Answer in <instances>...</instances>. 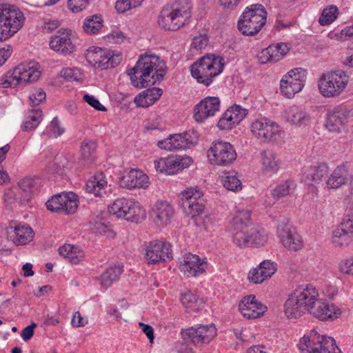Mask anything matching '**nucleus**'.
Masks as SVG:
<instances>
[{"instance_id": "obj_1", "label": "nucleus", "mask_w": 353, "mask_h": 353, "mask_svg": "<svg viewBox=\"0 0 353 353\" xmlns=\"http://www.w3.org/2000/svg\"><path fill=\"white\" fill-rule=\"evenodd\" d=\"M229 231L234 244L239 248L263 246L267 241L265 231L253 225L248 210L238 211L230 222Z\"/></svg>"}, {"instance_id": "obj_2", "label": "nucleus", "mask_w": 353, "mask_h": 353, "mask_svg": "<svg viewBox=\"0 0 353 353\" xmlns=\"http://www.w3.org/2000/svg\"><path fill=\"white\" fill-rule=\"evenodd\" d=\"M165 63L155 55L141 56L136 65L128 72L131 82L141 88L160 82L165 74Z\"/></svg>"}, {"instance_id": "obj_3", "label": "nucleus", "mask_w": 353, "mask_h": 353, "mask_svg": "<svg viewBox=\"0 0 353 353\" xmlns=\"http://www.w3.org/2000/svg\"><path fill=\"white\" fill-rule=\"evenodd\" d=\"M319 296L318 290L312 284L299 285L284 304L285 316L288 319H297L307 312L310 313Z\"/></svg>"}, {"instance_id": "obj_4", "label": "nucleus", "mask_w": 353, "mask_h": 353, "mask_svg": "<svg viewBox=\"0 0 353 353\" xmlns=\"http://www.w3.org/2000/svg\"><path fill=\"white\" fill-rule=\"evenodd\" d=\"M192 5L188 0H176L162 8L158 23L165 30L176 31L189 23L192 14Z\"/></svg>"}, {"instance_id": "obj_5", "label": "nucleus", "mask_w": 353, "mask_h": 353, "mask_svg": "<svg viewBox=\"0 0 353 353\" xmlns=\"http://www.w3.org/2000/svg\"><path fill=\"white\" fill-rule=\"evenodd\" d=\"M222 61V58L214 54L204 56L191 65L192 76L198 83L209 86L213 79L222 72L224 65Z\"/></svg>"}, {"instance_id": "obj_6", "label": "nucleus", "mask_w": 353, "mask_h": 353, "mask_svg": "<svg viewBox=\"0 0 353 353\" xmlns=\"http://www.w3.org/2000/svg\"><path fill=\"white\" fill-rule=\"evenodd\" d=\"M267 12L261 4L247 7L238 21V29L244 35L257 34L265 24Z\"/></svg>"}, {"instance_id": "obj_7", "label": "nucleus", "mask_w": 353, "mask_h": 353, "mask_svg": "<svg viewBox=\"0 0 353 353\" xmlns=\"http://www.w3.org/2000/svg\"><path fill=\"white\" fill-rule=\"evenodd\" d=\"M25 17L16 6L0 5V41L14 35L23 25Z\"/></svg>"}, {"instance_id": "obj_8", "label": "nucleus", "mask_w": 353, "mask_h": 353, "mask_svg": "<svg viewBox=\"0 0 353 353\" xmlns=\"http://www.w3.org/2000/svg\"><path fill=\"white\" fill-rule=\"evenodd\" d=\"M299 347L303 353H342L332 337L320 335L316 330L301 338Z\"/></svg>"}, {"instance_id": "obj_9", "label": "nucleus", "mask_w": 353, "mask_h": 353, "mask_svg": "<svg viewBox=\"0 0 353 353\" xmlns=\"http://www.w3.org/2000/svg\"><path fill=\"white\" fill-rule=\"evenodd\" d=\"M108 212L117 218L136 223L142 220L145 216V210L141 208L138 202L125 198L115 200L108 207Z\"/></svg>"}, {"instance_id": "obj_10", "label": "nucleus", "mask_w": 353, "mask_h": 353, "mask_svg": "<svg viewBox=\"0 0 353 353\" xmlns=\"http://www.w3.org/2000/svg\"><path fill=\"white\" fill-rule=\"evenodd\" d=\"M348 82V77L343 70L323 74L319 81L321 94L325 97L339 96L345 89Z\"/></svg>"}, {"instance_id": "obj_11", "label": "nucleus", "mask_w": 353, "mask_h": 353, "mask_svg": "<svg viewBox=\"0 0 353 353\" xmlns=\"http://www.w3.org/2000/svg\"><path fill=\"white\" fill-rule=\"evenodd\" d=\"M207 157L211 164L228 166L236 160V153L229 142L216 140L212 142L208 150Z\"/></svg>"}, {"instance_id": "obj_12", "label": "nucleus", "mask_w": 353, "mask_h": 353, "mask_svg": "<svg viewBox=\"0 0 353 353\" xmlns=\"http://www.w3.org/2000/svg\"><path fill=\"white\" fill-rule=\"evenodd\" d=\"M202 196L201 192L194 188H188L180 193L179 205L188 216L196 219L203 213L205 205Z\"/></svg>"}, {"instance_id": "obj_13", "label": "nucleus", "mask_w": 353, "mask_h": 353, "mask_svg": "<svg viewBox=\"0 0 353 353\" xmlns=\"http://www.w3.org/2000/svg\"><path fill=\"white\" fill-rule=\"evenodd\" d=\"M48 210L63 214H74L78 208L77 195L72 192L54 195L46 203Z\"/></svg>"}, {"instance_id": "obj_14", "label": "nucleus", "mask_w": 353, "mask_h": 353, "mask_svg": "<svg viewBox=\"0 0 353 353\" xmlns=\"http://www.w3.org/2000/svg\"><path fill=\"white\" fill-rule=\"evenodd\" d=\"M306 76V70L301 68L291 70L281 80L280 88L282 93L288 98L294 97L303 89Z\"/></svg>"}, {"instance_id": "obj_15", "label": "nucleus", "mask_w": 353, "mask_h": 353, "mask_svg": "<svg viewBox=\"0 0 353 353\" xmlns=\"http://www.w3.org/2000/svg\"><path fill=\"white\" fill-rule=\"evenodd\" d=\"M183 340L189 341L196 346L208 344L216 335V328L214 324L200 325L182 330L181 332Z\"/></svg>"}, {"instance_id": "obj_16", "label": "nucleus", "mask_w": 353, "mask_h": 353, "mask_svg": "<svg viewBox=\"0 0 353 353\" xmlns=\"http://www.w3.org/2000/svg\"><path fill=\"white\" fill-rule=\"evenodd\" d=\"M281 131L280 125L265 117L256 119L251 125L252 134L262 142L272 141Z\"/></svg>"}, {"instance_id": "obj_17", "label": "nucleus", "mask_w": 353, "mask_h": 353, "mask_svg": "<svg viewBox=\"0 0 353 353\" xmlns=\"http://www.w3.org/2000/svg\"><path fill=\"white\" fill-rule=\"evenodd\" d=\"M86 59L90 63L105 70L118 65L122 60V57L119 53L115 54L112 51L95 48L88 50Z\"/></svg>"}, {"instance_id": "obj_18", "label": "nucleus", "mask_w": 353, "mask_h": 353, "mask_svg": "<svg viewBox=\"0 0 353 353\" xmlns=\"http://www.w3.org/2000/svg\"><path fill=\"white\" fill-rule=\"evenodd\" d=\"M197 142V137L193 131L171 134L164 140L159 141L157 145L159 148L176 151L194 146Z\"/></svg>"}, {"instance_id": "obj_19", "label": "nucleus", "mask_w": 353, "mask_h": 353, "mask_svg": "<svg viewBox=\"0 0 353 353\" xmlns=\"http://www.w3.org/2000/svg\"><path fill=\"white\" fill-rule=\"evenodd\" d=\"M172 258L171 245L168 242L152 241L145 248V261L149 264L165 262Z\"/></svg>"}, {"instance_id": "obj_20", "label": "nucleus", "mask_w": 353, "mask_h": 353, "mask_svg": "<svg viewBox=\"0 0 353 353\" xmlns=\"http://www.w3.org/2000/svg\"><path fill=\"white\" fill-rule=\"evenodd\" d=\"M208 266L207 259L196 254H185L180 262L179 269L187 277H196L203 274Z\"/></svg>"}, {"instance_id": "obj_21", "label": "nucleus", "mask_w": 353, "mask_h": 353, "mask_svg": "<svg viewBox=\"0 0 353 353\" xmlns=\"http://www.w3.org/2000/svg\"><path fill=\"white\" fill-rule=\"evenodd\" d=\"M278 236L283 245L290 250L299 251L303 247L301 236L288 223L279 225Z\"/></svg>"}, {"instance_id": "obj_22", "label": "nucleus", "mask_w": 353, "mask_h": 353, "mask_svg": "<svg viewBox=\"0 0 353 353\" xmlns=\"http://www.w3.org/2000/svg\"><path fill=\"white\" fill-rule=\"evenodd\" d=\"M220 100L216 97H208L194 107V118L197 122H203L213 117L219 110Z\"/></svg>"}, {"instance_id": "obj_23", "label": "nucleus", "mask_w": 353, "mask_h": 353, "mask_svg": "<svg viewBox=\"0 0 353 353\" xmlns=\"http://www.w3.org/2000/svg\"><path fill=\"white\" fill-rule=\"evenodd\" d=\"M8 233L14 243L18 245L27 244L32 240L34 234L28 225L17 221L10 223Z\"/></svg>"}, {"instance_id": "obj_24", "label": "nucleus", "mask_w": 353, "mask_h": 353, "mask_svg": "<svg viewBox=\"0 0 353 353\" xmlns=\"http://www.w3.org/2000/svg\"><path fill=\"white\" fill-rule=\"evenodd\" d=\"M341 310L332 303L318 299L310 314L320 321H334L340 317Z\"/></svg>"}, {"instance_id": "obj_25", "label": "nucleus", "mask_w": 353, "mask_h": 353, "mask_svg": "<svg viewBox=\"0 0 353 353\" xmlns=\"http://www.w3.org/2000/svg\"><path fill=\"white\" fill-rule=\"evenodd\" d=\"M50 47L52 50L63 54H69L74 50V45L72 43L70 31L61 29L51 37Z\"/></svg>"}, {"instance_id": "obj_26", "label": "nucleus", "mask_w": 353, "mask_h": 353, "mask_svg": "<svg viewBox=\"0 0 353 353\" xmlns=\"http://www.w3.org/2000/svg\"><path fill=\"white\" fill-rule=\"evenodd\" d=\"M242 315L248 319H256L262 316L267 307L256 299L255 296H245L239 305Z\"/></svg>"}, {"instance_id": "obj_27", "label": "nucleus", "mask_w": 353, "mask_h": 353, "mask_svg": "<svg viewBox=\"0 0 353 353\" xmlns=\"http://www.w3.org/2000/svg\"><path fill=\"white\" fill-rule=\"evenodd\" d=\"M149 178L141 170L132 169L128 173L121 176L119 185L123 188L135 189L148 187Z\"/></svg>"}, {"instance_id": "obj_28", "label": "nucleus", "mask_w": 353, "mask_h": 353, "mask_svg": "<svg viewBox=\"0 0 353 353\" xmlns=\"http://www.w3.org/2000/svg\"><path fill=\"white\" fill-rule=\"evenodd\" d=\"M350 180V173L347 163L336 166L327 177L325 185L329 190H337L345 185Z\"/></svg>"}, {"instance_id": "obj_29", "label": "nucleus", "mask_w": 353, "mask_h": 353, "mask_svg": "<svg viewBox=\"0 0 353 353\" xmlns=\"http://www.w3.org/2000/svg\"><path fill=\"white\" fill-rule=\"evenodd\" d=\"M14 76L17 77L21 85L32 83L38 80L41 75L39 65L36 62L21 63L14 68Z\"/></svg>"}, {"instance_id": "obj_30", "label": "nucleus", "mask_w": 353, "mask_h": 353, "mask_svg": "<svg viewBox=\"0 0 353 353\" xmlns=\"http://www.w3.org/2000/svg\"><path fill=\"white\" fill-rule=\"evenodd\" d=\"M289 50L288 45L283 43L272 44L259 53L258 59L262 64L276 62L281 59Z\"/></svg>"}, {"instance_id": "obj_31", "label": "nucleus", "mask_w": 353, "mask_h": 353, "mask_svg": "<svg viewBox=\"0 0 353 353\" xmlns=\"http://www.w3.org/2000/svg\"><path fill=\"white\" fill-rule=\"evenodd\" d=\"M173 207L167 201H158L153 207L151 217L158 225H166L174 214Z\"/></svg>"}, {"instance_id": "obj_32", "label": "nucleus", "mask_w": 353, "mask_h": 353, "mask_svg": "<svg viewBox=\"0 0 353 353\" xmlns=\"http://www.w3.org/2000/svg\"><path fill=\"white\" fill-rule=\"evenodd\" d=\"M347 112L345 108L336 107L327 113L325 126L330 132H339L346 123Z\"/></svg>"}, {"instance_id": "obj_33", "label": "nucleus", "mask_w": 353, "mask_h": 353, "mask_svg": "<svg viewBox=\"0 0 353 353\" xmlns=\"http://www.w3.org/2000/svg\"><path fill=\"white\" fill-rule=\"evenodd\" d=\"M284 117L286 122L292 125H307L310 122V115L305 110L296 106L286 109Z\"/></svg>"}, {"instance_id": "obj_34", "label": "nucleus", "mask_w": 353, "mask_h": 353, "mask_svg": "<svg viewBox=\"0 0 353 353\" xmlns=\"http://www.w3.org/2000/svg\"><path fill=\"white\" fill-rule=\"evenodd\" d=\"M261 170L266 173H276L280 168V161L276 153L272 150H264L261 152Z\"/></svg>"}, {"instance_id": "obj_35", "label": "nucleus", "mask_w": 353, "mask_h": 353, "mask_svg": "<svg viewBox=\"0 0 353 353\" xmlns=\"http://www.w3.org/2000/svg\"><path fill=\"white\" fill-rule=\"evenodd\" d=\"M4 203L10 209H14L28 203V195H22L21 190L17 188L7 189L4 192Z\"/></svg>"}, {"instance_id": "obj_36", "label": "nucleus", "mask_w": 353, "mask_h": 353, "mask_svg": "<svg viewBox=\"0 0 353 353\" xmlns=\"http://www.w3.org/2000/svg\"><path fill=\"white\" fill-rule=\"evenodd\" d=\"M59 254L69 262L77 264L84 257L83 251L77 246L71 244H65L58 250Z\"/></svg>"}, {"instance_id": "obj_37", "label": "nucleus", "mask_w": 353, "mask_h": 353, "mask_svg": "<svg viewBox=\"0 0 353 353\" xmlns=\"http://www.w3.org/2000/svg\"><path fill=\"white\" fill-rule=\"evenodd\" d=\"M122 272V266L114 265L108 268L101 275V285L104 288L110 287L113 283L119 280Z\"/></svg>"}, {"instance_id": "obj_38", "label": "nucleus", "mask_w": 353, "mask_h": 353, "mask_svg": "<svg viewBox=\"0 0 353 353\" xmlns=\"http://www.w3.org/2000/svg\"><path fill=\"white\" fill-rule=\"evenodd\" d=\"M97 143L92 140H84L81 143V161L84 165H88L93 163L95 159V152Z\"/></svg>"}, {"instance_id": "obj_39", "label": "nucleus", "mask_w": 353, "mask_h": 353, "mask_svg": "<svg viewBox=\"0 0 353 353\" xmlns=\"http://www.w3.org/2000/svg\"><path fill=\"white\" fill-rule=\"evenodd\" d=\"M43 114L40 109L30 110L26 112V120L21 128L23 131L34 130L42 120Z\"/></svg>"}, {"instance_id": "obj_40", "label": "nucleus", "mask_w": 353, "mask_h": 353, "mask_svg": "<svg viewBox=\"0 0 353 353\" xmlns=\"http://www.w3.org/2000/svg\"><path fill=\"white\" fill-rule=\"evenodd\" d=\"M328 172V165L326 163H320L310 168L306 174V178L311 182L319 183L323 178L327 176Z\"/></svg>"}, {"instance_id": "obj_41", "label": "nucleus", "mask_w": 353, "mask_h": 353, "mask_svg": "<svg viewBox=\"0 0 353 353\" xmlns=\"http://www.w3.org/2000/svg\"><path fill=\"white\" fill-rule=\"evenodd\" d=\"M107 185L106 181L104 180L102 174L95 175L93 179L89 180L85 184V190L89 193H92L95 196H100L105 192V188Z\"/></svg>"}, {"instance_id": "obj_42", "label": "nucleus", "mask_w": 353, "mask_h": 353, "mask_svg": "<svg viewBox=\"0 0 353 353\" xmlns=\"http://www.w3.org/2000/svg\"><path fill=\"white\" fill-rule=\"evenodd\" d=\"M181 301L187 309L192 311H197L204 303L203 299L190 291L181 294Z\"/></svg>"}, {"instance_id": "obj_43", "label": "nucleus", "mask_w": 353, "mask_h": 353, "mask_svg": "<svg viewBox=\"0 0 353 353\" xmlns=\"http://www.w3.org/2000/svg\"><path fill=\"white\" fill-rule=\"evenodd\" d=\"M103 27V19L101 15L94 14L84 19L83 29L89 34H98Z\"/></svg>"}, {"instance_id": "obj_44", "label": "nucleus", "mask_w": 353, "mask_h": 353, "mask_svg": "<svg viewBox=\"0 0 353 353\" xmlns=\"http://www.w3.org/2000/svg\"><path fill=\"white\" fill-rule=\"evenodd\" d=\"M39 188V180L35 178L26 177L19 183L18 190H21L22 195H28V201L30 199L31 195L35 193Z\"/></svg>"}, {"instance_id": "obj_45", "label": "nucleus", "mask_w": 353, "mask_h": 353, "mask_svg": "<svg viewBox=\"0 0 353 353\" xmlns=\"http://www.w3.org/2000/svg\"><path fill=\"white\" fill-rule=\"evenodd\" d=\"M222 182L223 186L230 191L237 192L242 188L241 182L234 171L225 173V176H223Z\"/></svg>"}, {"instance_id": "obj_46", "label": "nucleus", "mask_w": 353, "mask_h": 353, "mask_svg": "<svg viewBox=\"0 0 353 353\" xmlns=\"http://www.w3.org/2000/svg\"><path fill=\"white\" fill-rule=\"evenodd\" d=\"M296 188V183L292 180H287L277 185L272 191V196L275 199H279L290 194Z\"/></svg>"}, {"instance_id": "obj_47", "label": "nucleus", "mask_w": 353, "mask_h": 353, "mask_svg": "<svg viewBox=\"0 0 353 353\" xmlns=\"http://www.w3.org/2000/svg\"><path fill=\"white\" fill-rule=\"evenodd\" d=\"M353 241V235L350 232H344L335 229L332 234V243L336 247H346Z\"/></svg>"}, {"instance_id": "obj_48", "label": "nucleus", "mask_w": 353, "mask_h": 353, "mask_svg": "<svg viewBox=\"0 0 353 353\" xmlns=\"http://www.w3.org/2000/svg\"><path fill=\"white\" fill-rule=\"evenodd\" d=\"M261 270V277L256 279L257 281H264L270 278L277 270V265L276 263L270 260H265L262 261L258 266Z\"/></svg>"}, {"instance_id": "obj_49", "label": "nucleus", "mask_w": 353, "mask_h": 353, "mask_svg": "<svg viewBox=\"0 0 353 353\" xmlns=\"http://www.w3.org/2000/svg\"><path fill=\"white\" fill-rule=\"evenodd\" d=\"M64 132V128L61 126L58 117H55L43 132V134L46 135L48 137L57 138L62 135Z\"/></svg>"}, {"instance_id": "obj_50", "label": "nucleus", "mask_w": 353, "mask_h": 353, "mask_svg": "<svg viewBox=\"0 0 353 353\" xmlns=\"http://www.w3.org/2000/svg\"><path fill=\"white\" fill-rule=\"evenodd\" d=\"M338 8L335 6H330L323 9L319 22L321 26H327L332 23L337 17Z\"/></svg>"}, {"instance_id": "obj_51", "label": "nucleus", "mask_w": 353, "mask_h": 353, "mask_svg": "<svg viewBox=\"0 0 353 353\" xmlns=\"http://www.w3.org/2000/svg\"><path fill=\"white\" fill-rule=\"evenodd\" d=\"M162 93L163 91L161 88L153 87L142 92V93L140 94V97L145 99V103L147 105H149L157 101L161 96Z\"/></svg>"}, {"instance_id": "obj_52", "label": "nucleus", "mask_w": 353, "mask_h": 353, "mask_svg": "<svg viewBox=\"0 0 353 353\" xmlns=\"http://www.w3.org/2000/svg\"><path fill=\"white\" fill-rule=\"evenodd\" d=\"M143 0H117L115 9L119 13H124L128 10L140 6Z\"/></svg>"}, {"instance_id": "obj_53", "label": "nucleus", "mask_w": 353, "mask_h": 353, "mask_svg": "<svg viewBox=\"0 0 353 353\" xmlns=\"http://www.w3.org/2000/svg\"><path fill=\"white\" fill-rule=\"evenodd\" d=\"M226 111L229 112L230 118L232 119L237 125L245 117L248 110L238 105H234Z\"/></svg>"}, {"instance_id": "obj_54", "label": "nucleus", "mask_w": 353, "mask_h": 353, "mask_svg": "<svg viewBox=\"0 0 353 353\" xmlns=\"http://www.w3.org/2000/svg\"><path fill=\"white\" fill-rule=\"evenodd\" d=\"M14 70L8 71L5 74L1 79L0 83L1 87L6 88L9 87H16L18 85H21L17 77H14Z\"/></svg>"}, {"instance_id": "obj_55", "label": "nucleus", "mask_w": 353, "mask_h": 353, "mask_svg": "<svg viewBox=\"0 0 353 353\" xmlns=\"http://www.w3.org/2000/svg\"><path fill=\"white\" fill-rule=\"evenodd\" d=\"M184 165L181 163L176 158H166V170L168 174H173L177 170L183 169Z\"/></svg>"}, {"instance_id": "obj_56", "label": "nucleus", "mask_w": 353, "mask_h": 353, "mask_svg": "<svg viewBox=\"0 0 353 353\" xmlns=\"http://www.w3.org/2000/svg\"><path fill=\"white\" fill-rule=\"evenodd\" d=\"M90 0H68V8L72 12H79L88 7L90 4Z\"/></svg>"}, {"instance_id": "obj_57", "label": "nucleus", "mask_w": 353, "mask_h": 353, "mask_svg": "<svg viewBox=\"0 0 353 353\" xmlns=\"http://www.w3.org/2000/svg\"><path fill=\"white\" fill-rule=\"evenodd\" d=\"M236 125L234 120L230 118L229 112L228 111L224 112L217 123V126L219 129L225 130H230Z\"/></svg>"}, {"instance_id": "obj_58", "label": "nucleus", "mask_w": 353, "mask_h": 353, "mask_svg": "<svg viewBox=\"0 0 353 353\" xmlns=\"http://www.w3.org/2000/svg\"><path fill=\"white\" fill-rule=\"evenodd\" d=\"M46 97V92L41 88L36 89L34 92L30 95L29 99L32 106L39 105Z\"/></svg>"}, {"instance_id": "obj_59", "label": "nucleus", "mask_w": 353, "mask_h": 353, "mask_svg": "<svg viewBox=\"0 0 353 353\" xmlns=\"http://www.w3.org/2000/svg\"><path fill=\"white\" fill-rule=\"evenodd\" d=\"M336 229L344 232H350L353 235V216H345Z\"/></svg>"}, {"instance_id": "obj_60", "label": "nucleus", "mask_w": 353, "mask_h": 353, "mask_svg": "<svg viewBox=\"0 0 353 353\" xmlns=\"http://www.w3.org/2000/svg\"><path fill=\"white\" fill-rule=\"evenodd\" d=\"M83 100L88 103L90 106L93 107L97 110L105 111L106 108L99 101L92 95L88 94L83 96Z\"/></svg>"}, {"instance_id": "obj_61", "label": "nucleus", "mask_w": 353, "mask_h": 353, "mask_svg": "<svg viewBox=\"0 0 353 353\" xmlns=\"http://www.w3.org/2000/svg\"><path fill=\"white\" fill-rule=\"evenodd\" d=\"M61 75L68 80L78 81L80 73L77 68H65L61 70Z\"/></svg>"}, {"instance_id": "obj_62", "label": "nucleus", "mask_w": 353, "mask_h": 353, "mask_svg": "<svg viewBox=\"0 0 353 353\" xmlns=\"http://www.w3.org/2000/svg\"><path fill=\"white\" fill-rule=\"evenodd\" d=\"M208 43V39L206 35H199L193 38L192 46L196 50H201L204 48Z\"/></svg>"}, {"instance_id": "obj_63", "label": "nucleus", "mask_w": 353, "mask_h": 353, "mask_svg": "<svg viewBox=\"0 0 353 353\" xmlns=\"http://www.w3.org/2000/svg\"><path fill=\"white\" fill-rule=\"evenodd\" d=\"M339 268L341 272L353 275V258L341 261L339 265Z\"/></svg>"}, {"instance_id": "obj_64", "label": "nucleus", "mask_w": 353, "mask_h": 353, "mask_svg": "<svg viewBox=\"0 0 353 353\" xmlns=\"http://www.w3.org/2000/svg\"><path fill=\"white\" fill-rule=\"evenodd\" d=\"M37 326V325L35 323H32L30 325L26 327L21 333V338L25 341L30 340L32 337L34 330Z\"/></svg>"}]
</instances>
